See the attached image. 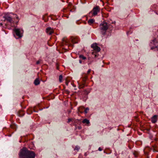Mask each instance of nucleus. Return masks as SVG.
Listing matches in <instances>:
<instances>
[{
  "label": "nucleus",
  "instance_id": "f257e3e1",
  "mask_svg": "<svg viewBox=\"0 0 158 158\" xmlns=\"http://www.w3.org/2000/svg\"><path fill=\"white\" fill-rule=\"evenodd\" d=\"M35 156L33 152L28 150L26 148L22 149L19 154V158H35Z\"/></svg>",
  "mask_w": 158,
  "mask_h": 158
},
{
  "label": "nucleus",
  "instance_id": "f03ea898",
  "mask_svg": "<svg viewBox=\"0 0 158 158\" xmlns=\"http://www.w3.org/2000/svg\"><path fill=\"white\" fill-rule=\"evenodd\" d=\"M108 28V26L106 22H103L100 25L99 29L102 35H105L107 29Z\"/></svg>",
  "mask_w": 158,
  "mask_h": 158
},
{
  "label": "nucleus",
  "instance_id": "7ed1b4c3",
  "mask_svg": "<svg viewBox=\"0 0 158 158\" xmlns=\"http://www.w3.org/2000/svg\"><path fill=\"white\" fill-rule=\"evenodd\" d=\"M150 45L151 47V49L152 50L155 49H158V42H157L156 39H154L151 40L150 44Z\"/></svg>",
  "mask_w": 158,
  "mask_h": 158
},
{
  "label": "nucleus",
  "instance_id": "20e7f679",
  "mask_svg": "<svg viewBox=\"0 0 158 158\" xmlns=\"http://www.w3.org/2000/svg\"><path fill=\"white\" fill-rule=\"evenodd\" d=\"M99 11V6H97L93 8L92 10L89 12V14L90 15L91 14L92 16H96Z\"/></svg>",
  "mask_w": 158,
  "mask_h": 158
},
{
  "label": "nucleus",
  "instance_id": "39448f33",
  "mask_svg": "<svg viewBox=\"0 0 158 158\" xmlns=\"http://www.w3.org/2000/svg\"><path fill=\"white\" fill-rule=\"evenodd\" d=\"M13 31L18 37V38H20L22 37L23 31L22 30L19 28H15L13 29Z\"/></svg>",
  "mask_w": 158,
  "mask_h": 158
},
{
  "label": "nucleus",
  "instance_id": "423d86ee",
  "mask_svg": "<svg viewBox=\"0 0 158 158\" xmlns=\"http://www.w3.org/2000/svg\"><path fill=\"white\" fill-rule=\"evenodd\" d=\"M91 47L93 49L95 52H98L100 51L101 48L98 47L96 43L94 44L91 45Z\"/></svg>",
  "mask_w": 158,
  "mask_h": 158
},
{
  "label": "nucleus",
  "instance_id": "0eeeda50",
  "mask_svg": "<svg viewBox=\"0 0 158 158\" xmlns=\"http://www.w3.org/2000/svg\"><path fill=\"white\" fill-rule=\"evenodd\" d=\"M3 17L5 20H7L10 23H13L14 22L12 18L9 15H6Z\"/></svg>",
  "mask_w": 158,
  "mask_h": 158
},
{
  "label": "nucleus",
  "instance_id": "6e6552de",
  "mask_svg": "<svg viewBox=\"0 0 158 158\" xmlns=\"http://www.w3.org/2000/svg\"><path fill=\"white\" fill-rule=\"evenodd\" d=\"M46 32L48 34L50 35L53 33V31L51 27H48L46 29Z\"/></svg>",
  "mask_w": 158,
  "mask_h": 158
},
{
  "label": "nucleus",
  "instance_id": "1a4fd4ad",
  "mask_svg": "<svg viewBox=\"0 0 158 158\" xmlns=\"http://www.w3.org/2000/svg\"><path fill=\"white\" fill-rule=\"evenodd\" d=\"M71 41L73 44L77 43H78V40L77 39L75 38H71Z\"/></svg>",
  "mask_w": 158,
  "mask_h": 158
},
{
  "label": "nucleus",
  "instance_id": "9d476101",
  "mask_svg": "<svg viewBox=\"0 0 158 158\" xmlns=\"http://www.w3.org/2000/svg\"><path fill=\"white\" fill-rule=\"evenodd\" d=\"M34 83L35 85H39L40 83V81L39 79H36L34 81Z\"/></svg>",
  "mask_w": 158,
  "mask_h": 158
},
{
  "label": "nucleus",
  "instance_id": "9b49d317",
  "mask_svg": "<svg viewBox=\"0 0 158 158\" xmlns=\"http://www.w3.org/2000/svg\"><path fill=\"white\" fill-rule=\"evenodd\" d=\"M156 119L157 117L156 115H154L152 118V121L153 123H154L156 122Z\"/></svg>",
  "mask_w": 158,
  "mask_h": 158
},
{
  "label": "nucleus",
  "instance_id": "f8f14e48",
  "mask_svg": "<svg viewBox=\"0 0 158 158\" xmlns=\"http://www.w3.org/2000/svg\"><path fill=\"white\" fill-rule=\"evenodd\" d=\"M24 114V113L22 110H19L18 111V115L19 116H23Z\"/></svg>",
  "mask_w": 158,
  "mask_h": 158
},
{
  "label": "nucleus",
  "instance_id": "ddd939ff",
  "mask_svg": "<svg viewBox=\"0 0 158 158\" xmlns=\"http://www.w3.org/2000/svg\"><path fill=\"white\" fill-rule=\"evenodd\" d=\"M94 21L95 20L94 19H91L88 21V23L89 24L91 25L94 22Z\"/></svg>",
  "mask_w": 158,
  "mask_h": 158
},
{
  "label": "nucleus",
  "instance_id": "4468645a",
  "mask_svg": "<svg viewBox=\"0 0 158 158\" xmlns=\"http://www.w3.org/2000/svg\"><path fill=\"white\" fill-rule=\"evenodd\" d=\"M82 123H86L87 124H88L89 123V121L86 119H84L82 121Z\"/></svg>",
  "mask_w": 158,
  "mask_h": 158
},
{
  "label": "nucleus",
  "instance_id": "2eb2a0df",
  "mask_svg": "<svg viewBox=\"0 0 158 158\" xmlns=\"http://www.w3.org/2000/svg\"><path fill=\"white\" fill-rule=\"evenodd\" d=\"M84 109V108L83 107H80L78 108V110L79 112L80 113H83V110Z\"/></svg>",
  "mask_w": 158,
  "mask_h": 158
},
{
  "label": "nucleus",
  "instance_id": "dca6fc26",
  "mask_svg": "<svg viewBox=\"0 0 158 158\" xmlns=\"http://www.w3.org/2000/svg\"><path fill=\"white\" fill-rule=\"evenodd\" d=\"M80 147L78 146L77 145L75 146V148L74 149V150H76L77 152L79 151V150L80 149Z\"/></svg>",
  "mask_w": 158,
  "mask_h": 158
},
{
  "label": "nucleus",
  "instance_id": "f3484780",
  "mask_svg": "<svg viewBox=\"0 0 158 158\" xmlns=\"http://www.w3.org/2000/svg\"><path fill=\"white\" fill-rule=\"evenodd\" d=\"M79 58L82 60H85L86 59V57L83 56V55H80L79 56Z\"/></svg>",
  "mask_w": 158,
  "mask_h": 158
},
{
  "label": "nucleus",
  "instance_id": "a211bd4d",
  "mask_svg": "<svg viewBox=\"0 0 158 158\" xmlns=\"http://www.w3.org/2000/svg\"><path fill=\"white\" fill-rule=\"evenodd\" d=\"M63 77L62 75H60L59 77V81L60 82H61L62 81Z\"/></svg>",
  "mask_w": 158,
  "mask_h": 158
},
{
  "label": "nucleus",
  "instance_id": "6ab92c4d",
  "mask_svg": "<svg viewBox=\"0 0 158 158\" xmlns=\"http://www.w3.org/2000/svg\"><path fill=\"white\" fill-rule=\"evenodd\" d=\"M87 76L85 75L84 77L83 78L82 80L84 82H85L87 79Z\"/></svg>",
  "mask_w": 158,
  "mask_h": 158
},
{
  "label": "nucleus",
  "instance_id": "aec40b11",
  "mask_svg": "<svg viewBox=\"0 0 158 158\" xmlns=\"http://www.w3.org/2000/svg\"><path fill=\"white\" fill-rule=\"evenodd\" d=\"M95 52H94L92 53V55L94 56L95 58L97 57L98 56L96 53H95Z\"/></svg>",
  "mask_w": 158,
  "mask_h": 158
},
{
  "label": "nucleus",
  "instance_id": "412c9836",
  "mask_svg": "<svg viewBox=\"0 0 158 158\" xmlns=\"http://www.w3.org/2000/svg\"><path fill=\"white\" fill-rule=\"evenodd\" d=\"M89 108L88 107L86 108L84 110V112L85 114H86L88 112V111L89 110Z\"/></svg>",
  "mask_w": 158,
  "mask_h": 158
},
{
  "label": "nucleus",
  "instance_id": "4be33fe9",
  "mask_svg": "<svg viewBox=\"0 0 158 158\" xmlns=\"http://www.w3.org/2000/svg\"><path fill=\"white\" fill-rule=\"evenodd\" d=\"M62 41L63 42H65V43H66L67 42V40L65 38H63L62 39Z\"/></svg>",
  "mask_w": 158,
  "mask_h": 158
},
{
  "label": "nucleus",
  "instance_id": "5701e85b",
  "mask_svg": "<svg viewBox=\"0 0 158 158\" xmlns=\"http://www.w3.org/2000/svg\"><path fill=\"white\" fill-rule=\"evenodd\" d=\"M72 118H69L68 119V122H67V123H70V122L72 121Z\"/></svg>",
  "mask_w": 158,
  "mask_h": 158
},
{
  "label": "nucleus",
  "instance_id": "b1692460",
  "mask_svg": "<svg viewBox=\"0 0 158 158\" xmlns=\"http://www.w3.org/2000/svg\"><path fill=\"white\" fill-rule=\"evenodd\" d=\"M40 60H39L38 61H37V62H36V64H40Z\"/></svg>",
  "mask_w": 158,
  "mask_h": 158
},
{
  "label": "nucleus",
  "instance_id": "393cba45",
  "mask_svg": "<svg viewBox=\"0 0 158 158\" xmlns=\"http://www.w3.org/2000/svg\"><path fill=\"white\" fill-rule=\"evenodd\" d=\"M77 129H78L79 130H80L81 129V126H78L77 127Z\"/></svg>",
  "mask_w": 158,
  "mask_h": 158
},
{
  "label": "nucleus",
  "instance_id": "a878e982",
  "mask_svg": "<svg viewBox=\"0 0 158 158\" xmlns=\"http://www.w3.org/2000/svg\"><path fill=\"white\" fill-rule=\"evenodd\" d=\"M102 148H101L100 147H99V148H98V150L99 151H102Z\"/></svg>",
  "mask_w": 158,
  "mask_h": 158
},
{
  "label": "nucleus",
  "instance_id": "bb28decb",
  "mask_svg": "<svg viewBox=\"0 0 158 158\" xmlns=\"http://www.w3.org/2000/svg\"><path fill=\"white\" fill-rule=\"evenodd\" d=\"M90 71H91V69H89L88 70V71H87V73H90Z\"/></svg>",
  "mask_w": 158,
  "mask_h": 158
},
{
  "label": "nucleus",
  "instance_id": "cd10ccee",
  "mask_svg": "<svg viewBox=\"0 0 158 158\" xmlns=\"http://www.w3.org/2000/svg\"><path fill=\"white\" fill-rule=\"evenodd\" d=\"M133 154L135 156V157H136L137 156L136 154L135 153H134Z\"/></svg>",
  "mask_w": 158,
  "mask_h": 158
},
{
  "label": "nucleus",
  "instance_id": "c85d7f7f",
  "mask_svg": "<svg viewBox=\"0 0 158 158\" xmlns=\"http://www.w3.org/2000/svg\"><path fill=\"white\" fill-rule=\"evenodd\" d=\"M153 152H157V151L155 149V148H154L153 149Z\"/></svg>",
  "mask_w": 158,
  "mask_h": 158
},
{
  "label": "nucleus",
  "instance_id": "c756f323",
  "mask_svg": "<svg viewBox=\"0 0 158 158\" xmlns=\"http://www.w3.org/2000/svg\"><path fill=\"white\" fill-rule=\"evenodd\" d=\"M15 15V17L17 19H18V16L16 15Z\"/></svg>",
  "mask_w": 158,
  "mask_h": 158
},
{
  "label": "nucleus",
  "instance_id": "7c9ffc66",
  "mask_svg": "<svg viewBox=\"0 0 158 158\" xmlns=\"http://www.w3.org/2000/svg\"><path fill=\"white\" fill-rule=\"evenodd\" d=\"M66 85H68V82H66Z\"/></svg>",
  "mask_w": 158,
  "mask_h": 158
},
{
  "label": "nucleus",
  "instance_id": "2f4dec72",
  "mask_svg": "<svg viewBox=\"0 0 158 158\" xmlns=\"http://www.w3.org/2000/svg\"><path fill=\"white\" fill-rule=\"evenodd\" d=\"M84 155L85 156H87V153H85L84 154Z\"/></svg>",
  "mask_w": 158,
  "mask_h": 158
},
{
  "label": "nucleus",
  "instance_id": "473e14b6",
  "mask_svg": "<svg viewBox=\"0 0 158 158\" xmlns=\"http://www.w3.org/2000/svg\"><path fill=\"white\" fill-rule=\"evenodd\" d=\"M79 62L80 63H82V61L81 60H79Z\"/></svg>",
  "mask_w": 158,
  "mask_h": 158
},
{
  "label": "nucleus",
  "instance_id": "72a5a7b5",
  "mask_svg": "<svg viewBox=\"0 0 158 158\" xmlns=\"http://www.w3.org/2000/svg\"><path fill=\"white\" fill-rule=\"evenodd\" d=\"M91 62H90L89 63H88V64H89H89H91Z\"/></svg>",
  "mask_w": 158,
  "mask_h": 158
},
{
  "label": "nucleus",
  "instance_id": "f704fd0d",
  "mask_svg": "<svg viewBox=\"0 0 158 158\" xmlns=\"http://www.w3.org/2000/svg\"><path fill=\"white\" fill-rule=\"evenodd\" d=\"M71 112V111H69V114Z\"/></svg>",
  "mask_w": 158,
  "mask_h": 158
},
{
  "label": "nucleus",
  "instance_id": "c9c22d12",
  "mask_svg": "<svg viewBox=\"0 0 158 158\" xmlns=\"http://www.w3.org/2000/svg\"><path fill=\"white\" fill-rule=\"evenodd\" d=\"M0 25H2V23H0Z\"/></svg>",
  "mask_w": 158,
  "mask_h": 158
},
{
  "label": "nucleus",
  "instance_id": "e433bc0d",
  "mask_svg": "<svg viewBox=\"0 0 158 158\" xmlns=\"http://www.w3.org/2000/svg\"><path fill=\"white\" fill-rule=\"evenodd\" d=\"M67 92H68L67 93H69V91H67Z\"/></svg>",
  "mask_w": 158,
  "mask_h": 158
},
{
  "label": "nucleus",
  "instance_id": "4c0bfd02",
  "mask_svg": "<svg viewBox=\"0 0 158 158\" xmlns=\"http://www.w3.org/2000/svg\"><path fill=\"white\" fill-rule=\"evenodd\" d=\"M157 158H158V157H157Z\"/></svg>",
  "mask_w": 158,
  "mask_h": 158
}]
</instances>
